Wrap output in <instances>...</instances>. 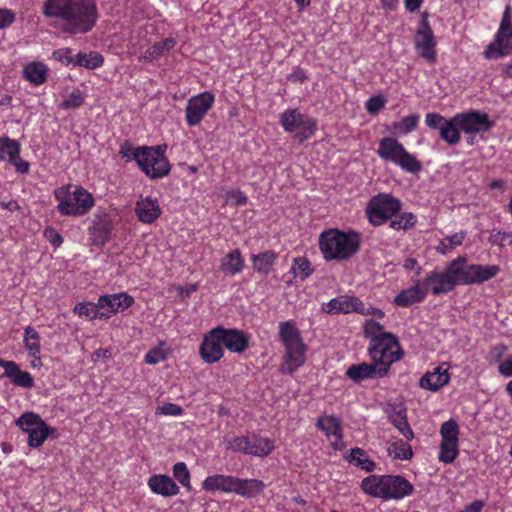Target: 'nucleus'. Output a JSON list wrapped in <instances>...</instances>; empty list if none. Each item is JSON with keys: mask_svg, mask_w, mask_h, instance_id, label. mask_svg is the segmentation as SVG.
I'll return each instance as SVG.
<instances>
[{"mask_svg": "<svg viewBox=\"0 0 512 512\" xmlns=\"http://www.w3.org/2000/svg\"><path fill=\"white\" fill-rule=\"evenodd\" d=\"M43 13L64 21L63 31L84 34L93 29L98 19L94 0H46Z\"/></svg>", "mask_w": 512, "mask_h": 512, "instance_id": "obj_1", "label": "nucleus"}, {"mask_svg": "<svg viewBox=\"0 0 512 512\" xmlns=\"http://www.w3.org/2000/svg\"><path fill=\"white\" fill-rule=\"evenodd\" d=\"M360 243V235L355 231L330 229L319 236L320 250L327 261H344L351 258L359 251Z\"/></svg>", "mask_w": 512, "mask_h": 512, "instance_id": "obj_2", "label": "nucleus"}, {"mask_svg": "<svg viewBox=\"0 0 512 512\" xmlns=\"http://www.w3.org/2000/svg\"><path fill=\"white\" fill-rule=\"evenodd\" d=\"M278 328L279 338L285 349L280 372L282 374H292L305 363L306 345L293 321L280 322Z\"/></svg>", "mask_w": 512, "mask_h": 512, "instance_id": "obj_3", "label": "nucleus"}, {"mask_svg": "<svg viewBox=\"0 0 512 512\" xmlns=\"http://www.w3.org/2000/svg\"><path fill=\"white\" fill-rule=\"evenodd\" d=\"M360 487L367 495L383 500L402 499L413 492V485L400 475H370Z\"/></svg>", "mask_w": 512, "mask_h": 512, "instance_id": "obj_4", "label": "nucleus"}, {"mask_svg": "<svg viewBox=\"0 0 512 512\" xmlns=\"http://www.w3.org/2000/svg\"><path fill=\"white\" fill-rule=\"evenodd\" d=\"M54 197L58 201L57 211L63 216H84L95 205L93 195L82 186L63 185L55 189Z\"/></svg>", "mask_w": 512, "mask_h": 512, "instance_id": "obj_5", "label": "nucleus"}, {"mask_svg": "<svg viewBox=\"0 0 512 512\" xmlns=\"http://www.w3.org/2000/svg\"><path fill=\"white\" fill-rule=\"evenodd\" d=\"M377 153L382 160L392 162L406 172L415 174L422 169L420 161L395 138L381 139Z\"/></svg>", "mask_w": 512, "mask_h": 512, "instance_id": "obj_6", "label": "nucleus"}, {"mask_svg": "<svg viewBox=\"0 0 512 512\" xmlns=\"http://www.w3.org/2000/svg\"><path fill=\"white\" fill-rule=\"evenodd\" d=\"M166 146L148 147L136 153V163L151 179L162 178L169 174L170 164L164 155Z\"/></svg>", "mask_w": 512, "mask_h": 512, "instance_id": "obj_7", "label": "nucleus"}, {"mask_svg": "<svg viewBox=\"0 0 512 512\" xmlns=\"http://www.w3.org/2000/svg\"><path fill=\"white\" fill-rule=\"evenodd\" d=\"M368 353L373 363L379 367H385L387 372L394 362L403 357V350L394 334L385 335L384 338L370 342Z\"/></svg>", "mask_w": 512, "mask_h": 512, "instance_id": "obj_8", "label": "nucleus"}, {"mask_svg": "<svg viewBox=\"0 0 512 512\" xmlns=\"http://www.w3.org/2000/svg\"><path fill=\"white\" fill-rule=\"evenodd\" d=\"M401 202L391 194L380 193L371 198L366 214L369 222L374 226H380L391 219L401 210Z\"/></svg>", "mask_w": 512, "mask_h": 512, "instance_id": "obj_9", "label": "nucleus"}, {"mask_svg": "<svg viewBox=\"0 0 512 512\" xmlns=\"http://www.w3.org/2000/svg\"><path fill=\"white\" fill-rule=\"evenodd\" d=\"M492 125L493 123L489 120V116L486 113L476 110L454 115V128L470 136L488 131Z\"/></svg>", "mask_w": 512, "mask_h": 512, "instance_id": "obj_10", "label": "nucleus"}, {"mask_svg": "<svg viewBox=\"0 0 512 512\" xmlns=\"http://www.w3.org/2000/svg\"><path fill=\"white\" fill-rule=\"evenodd\" d=\"M414 43L416 51L420 57L424 58L429 63H434L436 61V40L433 30L429 25L426 13L422 15Z\"/></svg>", "mask_w": 512, "mask_h": 512, "instance_id": "obj_11", "label": "nucleus"}, {"mask_svg": "<svg viewBox=\"0 0 512 512\" xmlns=\"http://www.w3.org/2000/svg\"><path fill=\"white\" fill-rule=\"evenodd\" d=\"M214 101L215 96L208 91L191 97L185 109L187 124L191 127L198 125L212 107Z\"/></svg>", "mask_w": 512, "mask_h": 512, "instance_id": "obj_12", "label": "nucleus"}, {"mask_svg": "<svg viewBox=\"0 0 512 512\" xmlns=\"http://www.w3.org/2000/svg\"><path fill=\"white\" fill-rule=\"evenodd\" d=\"M453 123L454 116L447 120L436 112H430L425 115V124L431 129L439 130L441 139L450 145L458 144L461 139V135L454 128Z\"/></svg>", "mask_w": 512, "mask_h": 512, "instance_id": "obj_13", "label": "nucleus"}, {"mask_svg": "<svg viewBox=\"0 0 512 512\" xmlns=\"http://www.w3.org/2000/svg\"><path fill=\"white\" fill-rule=\"evenodd\" d=\"M219 328H214L209 331L203 338L200 345V355L206 363H216L224 355L223 343L219 334Z\"/></svg>", "mask_w": 512, "mask_h": 512, "instance_id": "obj_14", "label": "nucleus"}, {"mask_svg": "<svg viewBox=\"0 0 512 512\" xmlns=\"http://www.w3.org/2000/svg\"><path fill=\"white\" fill-rule=\"evenodd\" d=\"M324 311L330 314L357 312L368 315L369 310L365 309L363 302L354 296H340L329 301L324 306Z\"/></svg>", "mask_w": 512, "mask_h": 512, "instance_id": "obj_15", "label": "nucleus"}, {"mask_svg": "<svg viewBox=\"0 0 512 512\" xmlns=\"http://www.w3.org/2000/svg\"><path fill=\"white\" fill-rule=\"evenodd\" d=\"M421 282L426 287L427 292L430 290L433 295H441L454 290L453 282L450 281L446 269L428 273Z\"/></svg>", "mask_w": 512, "mask_h": 512, "instance_id": "obj_16", "label": "nucleus"}, {"mask_svg": "<svg viewBox=\"0 0 512 512\" xmlns=\"http://www.w3.org/2000/svg\"><path fill=\"white\" fill-rule=\"evenodd\" d=\"M346 375L349 379L355 382H360L370 378H382L387 375V369L385 367H379L375 363L368 364L363 362L351 365L347 369Z\"/></svg>", "mask_w": 512, "mask_h": 512, "instance_id": "obj_17", "label": "nucleus"}, {"mask_svg": "<svg viewBox=\"0 0 512 512\" xmlns=\"http://www.w3.org/2000/svg\"><path fill=\"white\" fill-rule=\"evenodd\" d=\"M218 328L223 346L230 352L242 353L248 348V337L243 331L237 329H225L223 327Z\"/></svg>", "mask_w": 512, "mask_h": 512, "instance_id": "obj_18", "label": "nucleus"}, {"mask_svg": "<svg viewBox=\"0 0 512 512\" xmlns=\"http://www.w3.org/2000/svg\"><path fill=\"white\" fill-rule=\"evenodd\" d=\"M0 367L5 369L4 376L8 377L11 382L22 388H32L34 379L27 371H22L17 363L0 359Z\"/></svg>", "mask_w": 512, "mask_h": 512, "instance_id": "obj_19", "label": "nucleus"}, {"mask_svg": "<svg viewBox=\"0 0 512 512\" xmlns=\"http://www.w3.org/2000/svg\"><path fill=\"white\" fill-rule=\"evenodd\" d=\"M135 213L140 222L151 224L159 218L161 208L156 199L140 197L135 206Z\"/></svg>", "mask_w": 512, "mask_h": 512, "instance_id": "obj_20", "label": "nucleus"}, {"mask_svg": "<svg viewBox=\"0 0 512 512\" xmlns=\"http://www.w3.org/2000/svg\"><path fill=\"white\" fill-rule=\"evenodd\" d=\"M450 380V375L448 372V368H443L442 366H438L433 369V371L426 372L419 381V386L422 389L429 391H438L443 386L448 384Z\"/></svg>", "mask_w": 512, "mask_h": 512, "instance_id": "obj_21", "label": "nucleus"}, {"mask_svg": "<svg viewBox=\"0 0 512 512\" xmlns=\"http://www.w3.org/2000/svg\"><path fill=\"white\" fill-rule=\"evenodd\" d=\"M445 269L454 288L458 285H470V265L465 257L454 259Z\"/></svg>", "mask_w": 512, "mask_h": 512, "instance_id": "obj_22", "label": "nucleus"}, {"mask_svg": "<svg viewBox=\"0 0 512 512\" xmlns=\"http://www.w3.org/2000/svg\"><path fill=\"white\" fill-rule=\"evenodd\" d=\"M134 302L133 297L127 293H116L111 295H103L98 299V307L107 309L108 312L118 313L129 308Z\"/></svg>", "mask_w": 512, "mask_h": 512, "instance_id": "obj_23", "label": "nucleus"}, {"mask_svg": "<svg viewBox=\"0 0 512 512\" xmlns=\"http://www.w3.org/2000/svg\"><path fill=\"white\" fill-rule=\"evenodd\" d=\"M235 476L215 474L205 478L202 489L208 492L233 493Z\"/></svg>", "mask_w": 512, "mask_h": 512, "instance_id": "obj_24", "label": "nucleus"}, {"mask_svg": "<svg viewBox=\"0 0 512 512\" xmlns=\"http://www.w3.org/2000/svg\"><path fill=\"white\" fill-rule=\"evenodd\" d=\"M427 294L426 287L423 286L421 280H417L415 284L405 290H402L395 298L394 304L400 307H408L412 304L421 302Z\"/></svg>", "mask_w": 512, "mask_h": 512, "instance_id": "obj_25", "label": "nucleus"}, {"mask_svg": "<svg viewBox=\"0 0 512 512\" xmlns=\"http://www.w3.org/2000/svg\"><path fill=\"white\" fill-rule=\"evenodd\" d=\"M316 426L322 430L327 437L334 436L336 442L332 443L335 449L342 448L343 431L341 421L335 416H321L318 418Z\"/></svg>", "mask_w": 512, "mask_h": 512, "instance_id": "obj_26", "label": "nucleus"}, {"mask_svg": "<svg viewBox=\"0 0 512 512\" xmlns=\"http://www.w3.org/2000/svg\"><path fill=\"white\" fill-rule=\"evenodd\" d=\"M149 488L163 497L175 496L179 493L177 484L166 475H154L148 480Z\"/></svg>", "mask_w": 512, "mask_h": 512, "instance_id": "obj_27", "label": "nucleus"}, {"mask_svg": "<svg viewBox=\"0 0 512 512\" xmlns=\"http://www.w3.org/2000/svg\"><path fill=\"white\" fill-rule=\"evenodd\" d=\"M265 489V484L259 479H241L235 477L233 493L245 497L253 498L262 493Z\"/></svg>", "mask_w": 512, "mask_h": 512, "instance_id": "obj_28", "label": "nucleus"}, {"mask_svg": "<svg viewBox=\"0 0 512 512\" xmlns=\"http://www.w3.org/2000/svg\"><path fill=\"white\" fill-rule=\"evenodd\" d=\"M512 52V30L505 31L504 36L500 37V32H497L496 42L491 44L484 55L486 58H499L508 55Z\"/></svg>", "mask_w": 512, "mask_h": 512, "instance_id": "obj_29", "label": "nucleus"}, {"mask_svg": "<svg viewBox=\"0 0 512 512\" xmlns=\"http://www.w3.org/2000/svg\"><path fill=\"white\" fill-rule=\"evenodd\" d=\"M500 267L498 265H470V285L481 284L498 275Z\"/></svg>", "mask_w": 512, "mask_h": 512, "instance_id": "obj_30", "label": "nucleus"}, {"mask_svg": "<svg viewBox=\"0 0 512 512\" xmlns=\"http://www.w3.org/2000/svg\"><path fill=\"white\" fill-rule=\"evenodd\" d=\"M176 45L174 38H166L163 41L155 43L148 48L142 56L139 57L140 61L153 62L165 53L169 52Z\"/></svg>", "mask_w": 512, "mask_h": 512, "instance_id": "obj_31", "label": "nucleus"}, {"mask_svg": "<svg viewBox=\"0 0 512 512\" xmlns=\"http://www.w3.org/2000/svg\"><path fill=\"white\" fill-rule=\"evenodd\" d=\"M276 258L277 254L271 250L251 256L253 268L262 275H267L271 271Z\"/></svg>", "mask_w": 512, "mask_h": 512, "instance_id": "obj_32", "label": "nucleus"}, {"mask_svg": "<svg viewBox=\"0 0 512 512\" xmlns=\"http://www.w3.org/2000/svg\"><path fill=\"white\" fill-rule=\"evenodd\" d=\"M243 268L244 260L238 249L231 251L221 260V270L231 275L240 273Z\"/></svg>", "mask_w": 512, "mask_h": 512, "instance_id": "obj_33", "label": "nucleus"}, {"mask_svg": "<svg viewBox=\"0 0 512 512\" xmlns=\"http://www.w3.org/2000/svg\"><path fill=\"white\" fill-rule=\"evenodd\" d=\"M247 448V454L254 456H266L273 451L274 445L270 439L252 437L249 438Z\"/></svg>", "mask_w": 512, "mask_h": 512, "instance_id": "obj_34", "label": "nucleus"}, {"mask_svg": "<svg viewBox=\"0 0 512 512\" xmlns=\"http://www.w3.org/2000/svg\"><path fill=\"white\" fill-rule=\"evenodd\" d=\"M305 115L300 113L297 109H288L280 116V123L285 131L294 132L298 130Z\"/></svg>", "mask_w": 512, "mask_h": 512, "instance_id": "obj_35", "label": "nucleus"}, {"mask_svg": "<svg viewBox=\"0 0 512 512\" xmlns=\"http://www.w3.org/2000/svg\"><path fill=\"white\" fill-rule=\"evenodd\" d=\"M20 153V143L17 140L10 139L7 136L0 137V159L4 160L6 155L9 162L17 161Z\"/></svg>", "mask_w": 512, "mask_h": 512, "instance_id": "obj_36", "label": "nucleus"}, {"mask_svg": "<svg viewBox=\"0 0 512 512\" xmlns=\"http://www.w3.org/2000/svg\"><path fill=\"white\" fill-rule=\"evenodd\" d=\"M348 460L366 472H372L376 467L375 462L367 457L366 452L363 449L358 447L350 450Z\"/></svg>", "mask_w": 512, "mask_h": 512, "instance_id": "obj_37", "label": "nucleus"}, {"mask_svg": "<svg viewBox=\"0 0 512 512\" xmlns=\"http://www.w3.org/2000/svg\"><path fill=\"white\" fill-rule=\"evenodd\" d=\"M103 57L98 52L82 53L75 56L74 64L87 69H96L103 64Z\"/></svg>", "mask_w": 512, "mask_h": 512, "instance_id": "obj_38", "label": "nucleus"}, {"mask_svg": "<svg viewBox=\"0 0 512 512\" xmlns=\"http://www.w3.org/2000/svg\"><path fill=\"white\" fill-rule=\"evenodd\" d=\"M46 67L41 63H32L25 67V78L35 85L42 84L46 81Z\"/></svg>", "mask_w": 512, "mask_h": 512, "instance_id": "obj_39", "label": "nucleus"}, {"mask_svg": "<svg viewBox=\"0 0 512 512\" xmlns=\"http://www.w3.org/2000/svg\"><path fill=\"white\" fill-rule=\"evenodd\" d=\"M388 453L398 460H410L413 457L411 446L402 440H396L390 443Z\"/></svg>", "mask_w": 512, "mask_h": 512, "instance_id": "obj_40", "label": "nucleus"}, {"mask_svg": "<svg viewBox=\"0 0 512 512\" xmlns=\"http://www.w3.org/2000/svg\"><path fill=\"white\" fill-rule=\"evenodd\" d=\"M24 343L29 355L36 357L40 353V336L31 326L25 329Z\"/></svg>", "mask_w": 512, "mask_h": 512, "instance_id": "obj_41", "label": "nucleus"}, {"mask_svg": "<svg viewBox=\"0 0 512 512\" xmlns=\"http://www.w3.org/2000/svg\"><path fill=\"white\" fill-rule=\"evenodd\" d=\"M363 333L366 338L370 339V342L384 338L385 335H392L390 332H385L384 327L373 319H369L365 322Z\"/></svg>", "mask_w": 512, "mask_h": 512, "instance_id": "obj_42", "label": "nucleus"}, {"mask_svg": "<svg viewBox=\"0 0 512 512\" xmlns=\"http://www.w3.org/2000/svg\"><path fill=\"white\" fill-rule=\"evenodd\" d=\"M296 131L297 133L295 135V138L298 140L299 143L304 142L305 140L309 139L315 134L316 120L311 117L305 116V118L300 124V127Z\"/></svg>", "mask_w": 512, "mask_h": 512, "instance_id": "obj_43", "label": "nucleus"}, {"mask_svg": "<svg viewBox=\"0 0 512 512\" xmlns=\"http://www.w3.org/2000/svg\"><path fill=\"white\" fill-rule=\"evenodd\" d=\"M458 455L457 441H441L439 460L444 463H452Z\"/></svg>", "mask_w": 512, "mask_h": 512, "instance_id": "obj_44", "label": "nucleus"}, {"mask_svg": "<svg viewBox=\"0 0 512 512\" xmlns=\"http://www.w3.org/2000/svg\"><path fill=\"white\" fill-rule=\"evenodd\" d=\"M49 428L45 422H41L40 425L36 426L28 432V444L31 447H39L43 444L48 436Z\"/></svg>", "mask_w": 512, "mask_h": 512, "instance_id": "obj_45", "label": "nucleus"}, {"mask_svg": "<svg viewBox=\"0 0 512 512\" xmlns=\"http://www.w3.org/2000/svg\"><path fill=\"white\" fill-rule=\"evenodd\" d=\"M292 272L295 277H299L304 280L312 274L313 269L311 268V263L307 258L297 257L293 261Z\"/></svg>", "mask_w": 512, "mask_h": 512, "instance_id": "obj_46", "label": "nucleus"}, {"mask_svg": "<svg viewBox=\"0 0 512 512\" xmlns=\"http://www.w3.org/2000/svg\"><path fill=\"white\" fill-rule=\"evenodd\" d=\"M41 422L44 421L37 414L27 412L21 415L16 423L24 432L28 433L40 425Z\"/></svg>", "mask_w": 512, "mask_h": 512, "instance_id": "obj_47", "label": "nucleus"}, {"mask_svg": "<svg viewBox=\"0 0 512 512\" xmlns=\"http://www.w3.org/2000/svg\"><path fill=\"white\" fill-rule=\"evenodd\" d=\"M441 441H457L459 435V427L455 420L450 419L444 422L440 428Z\"/></svg>", "mask_w": 512, "mask_h": 512, "instance_id": "obj_48", "label": "nucleus"}, {"mask_svg": "<svg viewBox=\"0 0 512 512\" xmlns=\"http://www.w3.org/2000/svg\"><path fill=\"white\" fill-rule=\"evenodd\" d=\"M99 307L98 303L96 305L94 304H83L79 303L75 306L74 312L77 313L79 316H85L89 319H95L98 316L99 317H108L104 312L99 313Z\"/></svg>", "mask_w": 512, "mask_h": 512, "instance_id": "obj_49", "label": "nucleus"}, {"mask_svg": "<svg viewBox=\"0 0 512 512\" xmlns=\"http://www.w3.org/2000/svg\"><path fill=\"white\" fill-rule=\"evenodd\" d=\"M388 417L395 427H399L402 423L407 422L406 408L402 404L391 405L388 410Z\"/></svg>", "mask_w": 512, "mask_h": 512, "instance_id": "obj_50", "label": "nucleus"}, {"mask_svg": "<svg viewBox=\"0 0 512 512\" xmlns=\"http://www.w3.org/2000/svg\"><path fill=\"white\" fill-rule=\"evenodd\" d=\"M465 238V233H455L454 235L446 237L442 240L437 248L438 252L442 254H446L449 250L455 248L456 246H460Z\"/></svg>", "mask_w": 512, "mask_h": 512, "instance_id": "obj_51", "label": "nucleus"}, {"mask_svg": "<svg viewBox=\"0 0 512 512\" xmlns=\"http://www.w3.org/2000/svg\"><path fill=\"white\" fill-rule=\"evenodd\" d=\"M224 442L227 445V449L233 452H241L247 454V447L249 444V438L245 436H232L225 437Z\"/></svg>", "mask_w": 512, "mask_h": 512, "instance_id": "obj_52", "label": "nucleus"}, {"mask_svg": "<svg viewBox=\"0 0 512 512\" xmlns=\"http://www.w3.org/2000/svg\"><path fill=\"white\" fill-rule=\"evenodd\" d=\"M173 475L183 487L191 489L190 472L184 462H178L173 466Z\"/></svg>", "mask_w": 512, "mask_h": 512, "instance_id": "obj_53", "label": "nucleus"}, {"mask_svg": "<svg viewBox=\"0 0 512 512\" xmlns=\"http://www.w3.org/2000/svg\"><path fill=\"white\" fill-rule=\"evenodd\" d=\"M416 220L412 213H403L390 222V227L395 230H407L414 226Z\"/></svg>", "mask_w": 512, "mask_h": 512, "instance_id": "obj_54", "label": "nucleus"}, {"mask_svg": "<svg viewBox=\"0 0 512 512\" xmlns=\"http://www.w3.org/2000/svg\"><path fill=\"white\" fill-rule=\"evenodd\" d=\"M83 102V93L79 89H76L60 103L59 107L63 110L77 109L83 104Z\"/></svg>", "mask_w": 512, "mask_h": 512, "instance_id": "obj_55", "label": "nucleus"}, {"mask_svg": "<svg viewBox=\"0 0 512 512\" xmlns=\"http://www.w3.org/2000/svg\"><path fill=\"white\" fill-rule=\"evenodd\" d=\"M419 121V115L413 114L404 117L399 123L395 124V128L402 134H407L414 130Z\"/></svg>", "mask_w": 512, "mask_h": 512, "instance_id": "obj_56", "label": "nucleus"}, {"mask_svg": "<svg viewBox=\"0 0 512 512\" xmlns=\"http://www.w3.org/2000/svg\"><path fill=\"white\" fill-rule=\"evenodd\" d=\"M167 357L166 351L162 347H154L145 355V362L151 365L164 361Z\"/></svg>", "mask_w": 512, "mask_h": 512, "instance_id": "obj_57", "label": "nucleus"}, {"mask_svg": "<svg viewBox=\"0 0 512 512\" xmlns=\"http://www.w3.org/2000/svg\"><path fill=\"white\" fill-rule=\"evenodd\" d=\"M53 58L62 64L68 65L70 63L74 64L75 58L72 57V49L64 48L59 49L53 52Z\"/></svg>", "mask_w": 512, "mask_h": 512, "instance_id": "obj_58", "label": "nucleus"}, {"mask_svg": "<svg viewBox=\"0 0 512 512\" xmlns=\"http://www.w3.org/2000/svg\"><path fill=\"white\" fill-rule=\"evenodd\" d=\"M143 148L144 146L135 148L131 144L126 142L123 145H121L119 153L122 156V158H127L128 160L133 159L136 161V153H139V150Z\"/></svg>", "mask_w": 512, "mask_h": 512, "instance_id": "obj_59", "label": "nucleus"}, {"mask_svg": "<svg viewBox=\"0 0 512 512\" xmlns=\"http://www.w3.org/2000/svg\"><path fill=\"white\" fill-rule=\"evenodd\" d=\"M512 30V23H511V8L510 6H506L502 20L500 23V27L498 32H500V37L504 36L505 31Z\"/></svg>", "mask_w": 512, "mask_h": 512, "instance_id": "obj_60", "label": "nucleus"}, {"mask_svg": "<svg viewBox=\"0 0 512 512\" xmlns=\"http://www.w3.org/2000/svg\"><path fill=\"white\" fill-rule=\"evenodd\" d=\"M44 235L47 240L55 247H59L63 243V237L54 228H46Z\"/></svg>", "mask_w": 512, "mask_h": 512, "instance_id": "obj_61", "label": "nucleus"}, {"mask_svg": "<svg viewBox=\"0 0 512 512\" xmlns=\"http://www.w3.org/2000/svg\"><path fill=\"white\" fill-rule=\"evenodd\" d=\"M159 409H160V413L164 414V415L177 416V415H181L183 412V409L181 406H179L177 404H173V403H166L163 406H161Z\"/></svg>", "mask_w": 512, "mask_h": 512, "instance_id": "obj_62", "label": "nucleus"}, {"mask_svg": "<svg viewBox=\"0 0 512 512\" xmlns=\"http://www.w3.org/2000/svg\"><path fill=\"white\" fill-rule=\"evenodd\" d=\"M384 106V101L380 97H371L366 102V109L372 113H377Z\"/></svg>", "mask_w": 512, "mask_h": 512, "instance_id": "obj_63", "label": "nucleus"}, {"mask_svg": "<svg viewBox=\"0 0 512 512\" xmlns=\"http://www.w3.org/2000/svg\"><path fill=\"white\" fill-rule=\"evenodd\" d=\"M498 372L504 377H512V356L499 364Z\"/></svg>", "mask_w": 512, "mask_h": 512, "instance_id": "obj_64", "label": "nucleus"}]
</instances>
